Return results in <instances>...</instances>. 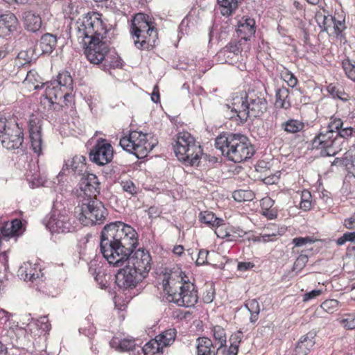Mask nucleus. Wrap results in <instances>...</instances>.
Returning a JSON list of instances; mask_svg holds the SVG:
<instances>
[{
  "mask_svg": "<svg viewBox=\"0 0 355 355\" xmlns=\"http://www.w3.org/2000/svg\"><path fill=\"white\" fill-rule=\"evenodd\" d=\"M241 53V44H239V42H233L229 43L220 52V54H223V55L227 58H230L231 54H233L234 55H238Z\"/></svg>",
  "mask_w": 355,
  "mask_h": 355,
  "instance_id": "c9c22d12",
  "label": "nucleus"
},
{
  "mask_svg": "<svg viewBox=\"0 0 355 355\" xmlns=\"http://www.w3.org/2000/svg\"><path fill=\"white\" fill-rule=\"evenodd\" d=\"M282 126L285 131L295 133L302 130L304 124L297 120L291 119L282 123Z\"/></svg>",
  "mask_w": 355,
  "mask_h": 355,
  "instance_id": "4c0bfd02",
  "label": "nucleus"
},
{
  "mask_svg": "<svg viewBox=\"0 0 355 355\" xmlns=\"http://www.w3.org/2000/svg\"><path fill=\"white\" fill-rule=\"evenodd\" d=\"M10 230L11 229H10L9 225H6L1 229V233L3 236L10 238L13 236L12 233L10 232Z\"/></svg>",
  "mask_w": 355,
  "mask_h": 355,
  "instance_id": "69168bd1",
  "label": "nucleus"
},
{
  "mask_svg": "<svg viewBox=\"0 0 355 355\" xmlns=\"http://www.w3.org/2000/svg\"><path fill=\"white\" fill-rule=\"evenodd\" d=\"M243 338V333L241 331H238L237 332L232 334L230 338V345H233L237 348L239 347V344L241 342Z\"/></svg>",
  "mask_w": 355,
  "mask_h": 355,
  "instance_id": "5fc2aeb1",
  "label": "nucleus"
},
{
  "mask_svg": "<svg viewBox=\"0 0 355 355\" xmlns=\"http://www.w3.org/2000/svg\"><path fill=\"white\" fill-rule=\"evenodd\" d=\"M309 261V256L306 254H300L295 260L293 265V270L300 271Z\"/></svg>",
  "mask_w": 355,
  "mask_h": 355,
  "instance_id": "de8ad7c7",
  "label": "nucleus"
},
{
  "mask_svg": "<svg viewBox=\"0 0 355 355\" xmlns=\"http://www.w3.org/2000/svg\"><path fill=\"white\" fill-rule=\"evenodd\" d=\"M36 325L43 331L47 332L51 329V324L49 323L48 317L41 316L37 320Z\"/></svg>",
  "mask_w": 355,
  "mask_h": 355,
  "instance_id": "8fccbe9b",
  "label": "nucleus"
},
{
  "mask_svg": "<svg viewBox=\"0 0 355 355\" xmlns=\"http://www.w3.org/2000/svg\"><path fill=\"white\" fill-rule=\"evenodd\" d=\"M57 44V37L51 33L43 35L40 41V48L42 54H50Z\"/></svg>",
  "mask_w": 355,
  "mask_h": 355,
  "instance_id": "a878e982",
  "label": "nucleus"
},
{
  "mask_svg": "<svg viewBox=\"0 0 355 355\" xmlns=\"http://www.w3.org/2000/svg\"><path fill=\"white\" fill-rule=\"evenodd\" d=\"M199 218L202 223L210 227H219L222 225H225L223 219L216 217L213 212L209 211H201Z\"/></svg>",
  "mask_w": 355,
  "mask_h": 355,
  "instance_id": "bb28decb",
  "label": "nucleus"
},
{
  "mask_svg": "<svg viewBox=\"0 0 355 355\" xmlns=\"http://www.w3.org/2000/svg\"><path fill=\"white\" fill-rule=\"evenodd\" d=\"M181 281L178 283H173L171 278L168 282V288L165 286L168 296L171 297V301L178 306L192 307L198 302V295L196 287L194 284L184 280L180 277Z\"/></svg>",
  "mask_w": 355,
  "mask_h": 355,
  "instance_id": "1a4fd4ad",
  "label": "nucleus"
},
{
  "mask_svg": "<svg viewBox=\"0 0 355 355\" xmlns=\"http://www.w3.org/2000/svg\"><path fill=\"white\" fill-rule=\"evenodd\" d=\"M35 51L36 49L35 48H30L27 51H21L18 53L17 58L24 61V62L21 63V64L30 63L33 60L36 59V58L39 55V53H37Z\"/></svg>",
  "mask_w": 355,
  "mask_h": 355,
  "instance_id": "ea45409f",
  "label": "nucleus"
},
{
  "mask_svg": "<svg viewBox=\"0 0 355 355\" xmlns=\"http://www.w3.org/2000/svg\"><path fill=\"white\" fill-rule=\"evenodd\" d=\"M231 108L233 114L230 119L239 121L241 124L245 123L248 119L261 116L268 107L266 94L262 91L251 89L245 93L244 96L233 98L232 105H225Z\"/></svg>",
  "mask_w": 355,
  "mask_h": 355,
  "instance_id": "f03ea898",
  "label": "nucleus"
},
{
  "mask_svg": "<svg viewBox=\"0 0 355 355\" xmlns=\"http://www.w3.org/2000/svg\"><path fill=\"white\" fill-rule=\"evenodd\" d=\"M148 137L153 139L148 134L132 131L128 137H123L120 139L119 145L124 150L135 155L137 157H144L157 144L155 140L149 141Z\"/></svg>",
  "mask_w": 355,
  "mask_h": 355,
  "instance_id": "9d476101",
  "label": "nucleus"
},
{
  "mask_svg": "<svg viewBox=\"0 0 355 355\" xmlns=\"http://www.w3.org/2000/svg\"><path fill=\"white\" fill-rule=\"evenodd\" d=\"M121 186L123 191L131 196H135L138 193L139 188L135 186L132 180H123L121 182Z\"/></svg>",
  "mask_w": 355,
  "mask_h": 355,
  "instance_id": "c03bdc74",
  "label": "nucleus"
},
{
  "mask_svg": "<svg viewBox=\"0 0 355 355\" xmlns=\"http://www.w3.org/2000/svg\"><path fill=\"white\" fill-rule=\"evenodd\" d=\"M344 125V122L340 118H331L329 123V130L327 131L338 132Z\"/></svg>",
  "mask_w": 355,
  "mask_h": 355,
  "instance_id": "09e8293b",
  "label": "nucleus"
},
{
  "mask_svg": "<svg viewBox=\"0 0 355 355\" xmlns=\"http://www.w3.org/2000/svg\"><path fill=\"white\" fill-rule=\"evenodd\" d=\"M241 0H217L220 7V13L223 16L232 15L238 8Z\"/></svg>",
  "mask_w": 355,
  "mask_h": 355,
  "instance_id": "7c9ffc66",
  "label": "nucleus"
},
{
  "mask_svg": "<svg viewBox=\"0 0 355 355\" xmlns=\"http://www.w3.org/2000/svg\"><path fill=\"white\" fill-rule=\"evenodd\" d=\"M338 88L331 84L327 87V91L332 95L334 98H336V96L338 95Z\"/></svg>",
  "mask_w": 355,
  "mask_h": 355,
  "instance_id": "774afa93",
  "label": "nucleus"
},
{
  "mask_svg": "<svg viewBox=\"0 0 355 355\" xmlns=\"http://www.w3.org/2000/svg\"><path fill=\"white\" fill-rule=\"evenodd\" d=\"M197 355H217L216 349L211 340L207 337H200L196 339Z\"/></svg>",
  "mask_w": 355,
  "mask_h": 355,
  "instance_id": "b1692460",
  "label": "nucleus"
},
{
  "mask_svg": "<svg viewBox=\"0 0 355 355\" xmlns=\"http://www.w3.org/2000/svg\"><path fill=\"white\" fill-rule=\"evenodd\" d=\"M75 213L80 223L85 226L102 224L108 215L104 204L97 198H84L76 207Z\"/></svg>",
  "mask_w": 355,
  "mask_h": 355,
  "instance_id": "0eeeda50",
  "label": "nucleus"
},
{
  "mask_svg": "<svg viewBox=\"0 0 355 355\" xmlns=\"http://www.w3.org/2000/svg\"><path fill=\"white\" fill-rule=\"evenodd\" d=\"M300 209L305 211L311 209V191L308 189H304L300 194Z\"/></svg>",
  "mask_w": 355,
  "mask_h": 355,
  "instance_id": "a19ab883",
  "label": "nucleus"
},
{
  "mask_svg": "<svg viewBox=\"0 0 355 355\" xmlns=\"http://www.w3.org/2000/svg\"><path fill=\"white\" fill-rule=\"evenodd\" d=\"M0 127H1L0 139L2 146L7 150L18 149L23 143L24 136L22 131L15 125L11 128L6 124V118L0 119Z\"/></svg>",
  "mask_w": 355,
  "mask_h": 355,
  "instance_id": "9b49d317",
  "label": "nucleus"
},
{
  "mask_svg": "<svg viewBox=\"0 0 355 355\" xmlns=\"http://www.w3.org/2000/svg\"><path fill=\"white\" fill-rule=\"evenodd\" d=\"M148 19V15L138 13L133 17L131 22L130 29L131 37L135 46L141 50L152 49L158 40L157 30Z\"/></svg>",
  "mask_w": 355,
  "mask_h": 355,
  "instance_id": "39448f33",
  "label": "nucleus"
},
{
  "mask_svg": "<svg viewBox=\"0 0 355 355\" xmlns=\"http://www.w3.org/2000/svg\"><path fill=\"white\" fill-rule=\"evenodd\" d=\"M146 278L139 271L130 268V265H126L125 268L119 270L115 276V282L119 288L123 289L133 288Z\"/></svg>",
  "mask_w": 355,
  "mask_h": 355,
  "instance_id": "2eb2a0df",
  "label": "nucleus"
},
{
  "mask_svg": "<svg viewBox=\"0 0 355 355\" xmlns=\"http://www.w3.org/2000/svg\"><path fill=\"white\" fill-rule=\"evenodd\" d=\"M337 321L346 329H355V314L348 313L340 316Z\"/></svg>",
  "mask_w": 355,
  "mask_h": 355,
  "instance_id": "e433bc0d",
  "label": "nucleus"
},
{
  "mask_svg": "<svg viewBox=\"0 0 355 355\" xmlns=\"http://www.w3.org/2000/svg\"><path fill=\"white\" fill-rule=\"evenodd\" d=\"M289 92V89L284 87L276 90V101L275 105L277 107L286 110L291 107V103L288 100Z\"/></svg>",
  "mask_w": 355,
  "mask_h": 355,
  "instance_id": "c756f323",
  "label": "nucleus"
},
{
  "mask_svg": "<svg viewBox=\"0 0 355 355\" xmlns=\"http://www.w3.org/2000/svg\"><path fill=\"white\" fill-rule=\"evenodd\" d=\"M41 270H37L36 264L30 262L24 263L17 271V275L25 282H34L40 278Z\"/></svg>",
  "mask_w": 355,
  "mask_h": 355,
  "instance_id": "aec40b11",
  "label": "nucleus"
},
{
  "mask_svg": "<svg viewBox=\"0 0 355 355\" xmlns=\"http://www.w3.org/2000/svg\"><path fill=\"white\" fill-rule=\"evenodd\" d=\"M215 147L229 160L240 163L251 158L255 150L249 139L240 133L223 132L215 139Z\"/></svg>",
  "mask_w": 355,
  "mask_h": 355,
  "instance_id": "7ed1b4c3",
  "label": "nucleus"
},
{
  "mask_svg": "<svg viewBox=\"0 0 355 355\" xmlns=\"http://www.w3.org/2000/svg\"><path fill=\"white\" fill-rule=\"evenodd\" d=\"M344 225L347 229L355 230V213L344 221Z\"/></svg>",
  "mask_w": 355,
  "mask_h": 355,
  "instance_id": "052dcab7",
  "label": "nucleus"
},
{
  "mask_svg": "<svg viewBox=\"0 0 355 355\" xmlns=\"http://www.w3.org/2000/svg\"><path fill=\"white\" fill-rule=\"evenodd\" d=\"M173 144L174 153L180 161L191 166L198 165L202 154L200 145L196 144L195 139L188 132H180Z\"/></svg>",
  "mask_w": 355,
  "mask_h": 355,
  "instance_id": "6e6552de",
  "label": "nucleus"
},
{
  "mask_svg": "<svg viewBox=\"0 0 355 355\" xmlns=\"http://www.w3.org/2000/svg\"><path fill=\"white\" fill-rule=\"evenodd\" d=\"M24 26L26 30L31 32L39 31L42 26V19L39 15L28 11L23 14Z\"/></svg>",
  "mask_w": 355,
  "mask_h": 355,
  "instance_id": "393cba45",
  "label": "nucleus"
},
{
  "mask_svg": "<svg viewBox=\"0 0 355 355\" xmlns=\"http://www.w3.org/2000/svg\"><path fill=\"white\" fill-rule=\"evenodd\" d=\"M135 345L134 339H123L118 343V348L121 352L133 351Z\"/></svg>",
  "mask_w": 355,
  "mask_h": 355,
  "instance_id": "a18cd8bd",
  "label": "nucleus"
},
{
  "mask_svg": "<svg viewBox=\"0 0 355 355\" xmlns=\"http://www.w3.org/2000/svg\"><path fill=\"white\" fill-rule=\"evenodd\" d=\"M353 135L354 128L344 125L338 132H320L312 140V155L315 157L334 156L342 150L345 139Z\"/></svg>",
  "mask_w": 355,
  "mask_h": 355,
  "instance_id": "20e7f679",
  "label": "nucleus"
},
{
  "mask_svg": "<svg viewBox=\"0 0 355 355\" xmlns=\"http://www.w3.org/2000/svg\"><path fill=\"white\" fill-rule=\"evenodd\" d=\"M263 215L267 217L268 219H273L277 217V212L274 209H270L268 207L263 210Z\"/></svg>",
  "mask_w": 355,
  "mask_h": 355,
  "instance_id": "e2e57ef3",
  "label": "nucleus"
},
{
  "mask_svg": "<svg viewBox=\"0 0 355 355\" xmlns=\"http://www.w3.org/2000/svg\"><path fill=\"white\" fill-rule=\"evenodd\" d=\"M254 266L251 262H239L237 265V269L239 271H246Z\"/></svg>",
  "mask_w": 355,
  "mask_h": 355,
  "instance_id": "680f3d73",
  "label": "nucleus"
},
{
  "mask_svg": "<svg viewBox=\"0 0 355 355\" xmlns=\"http://www.w3.org/2000/svg\"><path fill=\"white\" fill-rule=\"evenodd\" d=\"M342 65L347 76L355 82V64L351 60L347 59L343 61Z\"/></svg>",
  "mask_w": 355,
  "mask_h": 355,
  "instance_id": "37998d69",
  "label": "nucleus"
},
{
  "mask_svg": "<svg viewBox=\"0 0 355 355\" xmlns=\"http://www.w3.org/2000/svg\"><path fill=\"white\" fill-rule=\"evenodd\" d=\"M50 103V109H52L53 111L59 112L63 110L64 107L63 105L60 104V103L58 101H49L48 100Z\"/></svg>",
  "mask_w": 355,
  "mask_h": 355,
  "instance_id": "bf43d9fd",
  "label": "nucleus"
},
{
  "mask_svg": "<svg viewBox=\"0 0 355 355\" xmlns=\"http://www.w3.org/2000/svg\"><path fill=\"white\" fill-rule=\"evenodd\" d=\"M138 245L137 232L121 221L107 224L100 236V250L110 264L121 266L125 262L146 277L150 271L151 257L144 250H134Z\"/></svg>",
  "mask_w": 355,
  "mask_h": 355,
  "instance_id": "f257e3e1",
  "label": "nucleus"
},
{
  "mask_svg": "<svg viewBox=\"0 0 355 355\" xmlns=\"http://www.w3.org/2000/svg\"><path fill=\"white\" fill-rule=\"evenodd\" d=\"M272 205H273V201L270 198H263L261 200V206H262L263 210H264V209L266 207L270 209V207L272 206Z\"/></svg>",
  "mask_w": 355,
  "mask_h": 355,
  "instance_id": "338daca9",
  "label": "nucleus"
},
{
  "mask_svg": "<svg viewBox=\"0 0 355 355\" xmlns=\"http://www.w3.org/2000/svg\"><path fill=\"white\" fill-rule=\"evenodd\" d=\"M213 335L215 341L219 345L217 352H220L223 347H225L227 342V337L225 329L220 326H216L213 329Z\"/></svg>",
  "mask_w": 355,
  "mask_h": 355,
  "instance_id": "473e14b6",
  "label": "nucleus"
},
{
  "mask_svg": "<svg viewBox=\"0 0 355 355\" xmlns=\"http://www.w3.org/2000/svg\"><path fill=\"white\" fill-rule=\"evenodd\" d=\"M327 241L324 239H319L312 236V251L319 252L320 249L324 248Z\"/></svg>",
  "mask_w": 355,
  "mask_h": 355,
  "instance_id": "603ef678",
  "label": "nucleus"
},
{
  "mask_svg": "<svg viewBox=\"0 0 355 355\" xmlns=\"http://www.w3.org/2000/svg\"><path fill=\"white\" fill-rule=\"evenodd\" d=\"M29 133L31 146L34 152L40 153L42 145L41 125L34 121H31L29 123Z\"/></svg>",
  "mask_w": 355,
  "mask_h": 355,
  "instance_id": "5701e85b",
  "label": "nucleus"
},
{
  "mask_svg": "<svg viewBox=\"0 0 355 355\" xmlns=\"http://www.w3.org/2000/svg\"><path fill=\"white\" fill-rule=\"evenodd\" d=\"M312 11L315 12V20L320 31H329L333 29V33L339 36L345 28V20H336L323 8H319V6H317L314 10L312 9Z\"/></svg>",
  "mask_w": 355,
  "mask_h": 355,
  "instance_id": "ddd939ff",
  "label": "nucleus"
},
{
  "mask_svg": "<svg viewBox=\"0 0 355 355\" xmlns=\"http://www.w3.org/2000/svg\"><path fill=\"white\" fill-rule=\"evenodd\" d=\"M80 189L84 192L85 198H97L100 193V182L97 176L92 173L83 175L80 181Z\"/></svg>",
  "mask_w": 355,
  "mask_h": 355,
  "instance_id": "f3484780",
  "label": "nucleus"
},
{
  "mask_svg": "<svg viewBox=\"0 0 355 355\" xmlns=\"http://www.w3.org/2000/svg\"><path fill=\"white\" fill-rule=\"evenodd\" d=\"M311 243V237L306 236V237H297L294 238L293 239V243L296 247H301L304 246L306 243Z\"/></svg>",
  "mask_w": 355,
  "mask_h": 355,
  "instance_id": "4d7b16f0",
  "label": "nucleus"
},
{
  "mask_svg": "<svg viewBox=\"0 0 355 355\" xmlns=\"http://www.w3.org/2000/svg\"><path fill=\"white\" fill-rule=\"evenodd\" d=\"M246 308L250 312V320L251 322L254 323L259 318V314L260 312L259 304L257 300L253 299L248 300L245 304Z\"/></svg>",
  "mask_w": 355,
  "mask_h": 355,
  "instance_id": "f704fd0d",
  "label": "nucleus"
},
{
  "mask_svg": "<svg viewBox=\"0 0 355 355\" xmlns=\"http://www.w3.org/2000/svg\"><path fill=\"white\" fill-rule=\"evenodd\" d=\"M103 61L105 62V65L107 64L113 68H119L122 66L121 59L116 55L110 56L107 54Z\"/></svg>",
  "mask_w": 355,
  "mask_h": 355,
  "instance_id": "49530a36",
  "label": "nucleus"
},
{
  "mask_svg": "<svg viewBox=\"0 0 355 355\" xmlns=\"http://www.w3.org/2000/svg\"><path fill=\"white\" fill-rule=\"evenodd\" d=\"M233 198L236 201L244 202L252 200L254 194L250 190H238L233 192Z\"/></svg>",
  "mask_w": 355,
  "mask_h": 355,
  "instance_id": "58836bf2",
  "label": "nucleus"
},
{
  "mask_svg": "<svg viewBox=\"0 0 355 355\" xmlns=\"http://www.w3.org/2000/svg\"><path fill=\"white\" fill-rule=\"evenodd\" d=\"M307 339V334L301 337L295 347V355H306L309 353V349L307 347V344L305 343Z\"/></svg>",
  "mask_w": 355,
  "mask_h": 355,
  "instance_id": "79ce46f5",
  "label": "nucleus"
},
{
  "mask_svg": "<svg viewBox=\"0 0 355 355\" xmlns=\"http://www.w3.org/2000/svg\"><path fill=\"white\" fill-rule=\"evenodd\" d=\"M55 87L54 89H66L68 90L72 89L73 88V78L70 74V73L67 71H62L60 72L57 76V79L54 80H51L50 82H47L46 83H43L41 86L38 85L35 87V89H38L42 87H45V89H49L51 87Z\"/></svg>",
  "mask_w": 355,
  "mask_h": 355,
  "instance_id": "a211bd4d",
  "label": "nucleus"
},
{
  "mask_svg": "<svg viewBox=\"0 0 355 355\" xmlns=\"http://www.w3.org/2000/svg\"><path fill=\"white\" fill-rule=\"evenodd\" d=\"M54 88L55 87L53 86L49 89H45L44 94L45 98L49 101H61L63 99L64 107L72 108L74 105L73 96L69 91L64 92L63 89Z\"/></svg>",
  "mask_w": 355,
  "mask_h": 355,
  "instance_id": "6ab92c4d",
  "label": "nucleus"
},
{
  "mask_svg": "<svg viewBox=\"0 0 355 355\" xmlns=\"http://www.w3.org/2000/svg\"><path fill=\"white\" fill-rule=\"evenodd\" d=\"M239 352V348L231 345L228 349H226V345L222 347V349L220 352H217L218 354H221V355H237Z\"/></svg>",
  "mask_w": 355,
  "mask_h": 355,
  "instance_id": "6e6d98bb",
  "label": "nucleus"
},
{
  "mask_svg": "<svg viewBox=\"0 0 355 355\" xmlns=\"http://www.w3.org/2000/svg\"><path fill=\"white\" fill-rule=\"evenodd\" d=\"M76 36L78 42L95 39H104L107 32L102 15L96 12H89L76 21Z\"/></svg>",
  "mask_w": 355,
  "mask_h": 355,
  "instance_id": "423d86ee",
  "label": "nucleus"
},
{
  "mask_svg": "<svg viewBox=\"0 0 355 355\" xmlns=\"http://www.w3.org/2000/svg\"><path fill=\"white\" fill-rule=\"evenodd\" d=\"M86 158L82 155H76L71 160H67L63 166L62 171L71 170L75 174L85 175L87 171Z\"/></svg>",
  "mask_w": 355,
  "mask_h": 355,
  "instance_id": "4be33fe9",
  "label": "nucleus"
},
{
  "mask_svg": "<svg viewBox=\"0 0 355 355\" xmlns=\"http://www.w3.org/2000/svg\"><path fill=\"white\" fill-rule=\"evenodd\" d=\"M85 49L87 60L92 64H98L105 59L109 48L103 39L92 38L84 42H79Z\"/></svg>",
  "mask_w": 355,
  "mask_h": 355,
  "instance_id": "f8f14e48",
  "label": "nucleus"
},
{
  "mask_svg": "<svg viewBox=\"0 0 355 355\" xmlns=\"http://www.w3.org/2000/svg\"><path fill=\"white\" fill-rule=\"evenodd\" d=\"M339 306V302L336 300L331 299L323 302L315 310V315L318 317H322L323 313H333Z\"/></svg>",
  "mask_w": 355,
  "mask_h": 355,
  "instance_id": "cd10ccee",
  "label": "nucleus"
},
{
  "mask_svg": "<svg viewBox=\"0 0 355 355\" xmlns=\"http://www.w3.org/2000/svg\"><path fill=\"white\" fill-rule=\"evenodd\" d=\"M176 336V330L169 329L156 336L157 340L161 343L162 347L171 345L175 340Z\"/></svg>",
  "mask_w": 355,
  "mask_h": 355,
  "instance_id": "2f4dec72",
  "label": "nucleus"
},
{
  "mask_svg": "<svg viewBox=\"0 0 355 355\" xmlns=\"http://www.w3.org/2000/svg\"><path fill=\"white\" fill-rule=\"evenodd\" d=\"M254 25L255 21L253 19H246L244 23L239 26L237 33L240 34L242 39L248 40L255 33Z\"/></svg>",
  "mask_w": 355,
  "mask_h": 355,
  "instance_id": "c85d7f7f",
  "label": "nucleus"
},
{
  "mask_svg": "<svg viewBox=\"0 0 355 355\" xmlns=\"http://www.w3.org/2000/svg\"><path fill=\"white\" fill-rule=\"evenodd\" d=\"M10 232L12 233L13 236L19 234L22 228V223L19 219L13 220L10 224H9Z\"/></svg>",
  "mask_w": 355,
  "mask_h": 355,
  "instance_id": "864d4df0",
  "label": "nucleus"
},
{
  "mask_svg": "<svg viewBox=\"0 0 355 355\" xmlns=\"http://www.w3.org/2000/svg\"><path fill=\"white\" fill-rule=\"evenodd\" d=\"M162 348L161 343L157 340V338L153 339L145 344L142 347L144 355H157Z\"/></svg>",
  "mask_w": 355,
  "mask_h": 355,
  "instance_id": "72a5a7b5",
  "label": "nucleus"
},
{
  "mask_svg": "<svg viewBox=\"0 0 355 355\" xmlns=\"http://www.w3.org/2000/svg\"><path fill=\"white\" fill-rule=\"evenodd\" d=\"M113 148L105 139H99L89 153V159L94 163L104 166L112 160Z\"/></svg>",
  "mask_w": 355,
  "mask_h": 355,
  "instance_id": "4468645a",
  "label": "nucleus"
},
{
  "mask_svg": "<svg viewBox=\"0 0 355 355\" xmlns=\"http://www.w3.org/2000/svg\"><path fill=\"white\" fill-rule=\"evenodd\" d=\"M18 20L13 13L0 15V37H6L16 30Z\"/></svg>",
  "mask_w": 355,
  "mask_h": 355,
  "instance_id": "412c9836",
  "label": "nucleus"
},
{
  "mask_svg": "<svg viewBox=\"0 0 355 355\" xmlns=\"http://www.w3.org/2000/svg\"><path fill=\"white\" fill-rule=\"evenodd\" d=\"M223 225H222V226H220L219 227H216L215 233L218 237L225 238L230 236L228 233L224 231Z\"/></svg>",
  "mask_w": 355,
  "mask_h": 355,
  "instance_id": "0e129e2a",
  "label": "nucleus"
},
{
  "mask_svg": "<svg viewBox=\"0 0 355 355\" xmlns=\"http://www.w3.org/2000/svg\"><path fill=\"white\" fill-rule=\"evenodd\" d=\"M284 80L289 87H293L297 85V78L291 73H286L284 76Z\"/></svg>",
  "mask_w": 355,
  "mask_h": 355,
  "instance_id": "13d9d810",
  "label": "nucleus"
},
{
  "mask_svg": "<svg viewBox=\"0 0 355 355\" xmlns=\"http://www.w3.org/2000/svg\"><path fill=\"white\" fill-rule=\"evenodd\" d=\"M46 227L52 232L67 233L74 230L71 218L66 210L53 211L46 223Z\"/></svg>",
  "mask_w": 355,
  "mask_h": 355,
  "instance_id": "dca6fc26",
  "label": "nucleus"
},
{
  "mask_svg": "<svg viewBox=\"0 0 355 355\" xmlns=\"http://www.w3.org/2000/svg\"><path fill=\"white\" fill-rule=\"evenodd\" d=\"M208 254H209L208 250H204V249L200 250L198 252V258L196 261V264L200 266V265L208 263V260H207Z\"/></svg>",
  "mask_w": 355,
  "mask_h": 355,
  "instance_id": "3c124183",
  "label": "nucleus"
}]
</instances>
